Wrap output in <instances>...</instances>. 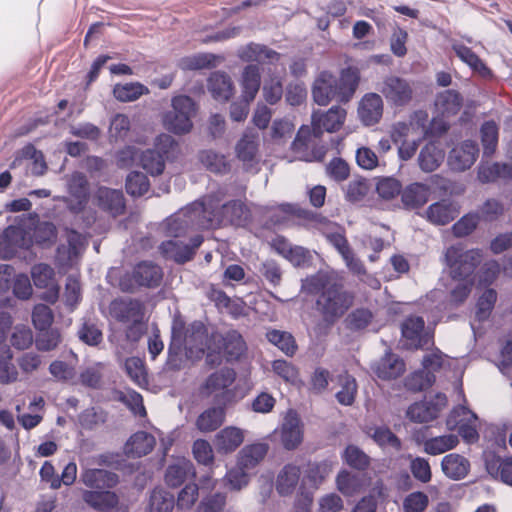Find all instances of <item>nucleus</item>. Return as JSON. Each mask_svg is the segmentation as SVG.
<instances>
[{
    "label": "nucleus",
    "instance_id": "nucleus-41",
    "mask_svg": "<svg viewBox=\"0 0 512 512\" xmlns=\"http://www.w3.org/2000/svg\"><path fill=\"white\" fill-rule=\"evenodd\" d=\"M336 283L337 281L331 275L320 271L303 279L301 290L309 295H320Z\"/></svg>",
    "mask_w": 512,
    "mask_h": 512
},
{
    "label": "nucleus",
    "instance_id": "nucleus-46",
    "mask_svg": "<svg viewBox=\"0 0 512 512\" xmlns=\"http://www.w3.org/2000/svg\"><path fill=\"white\" fill-rule=\"evenodd\" d=\"M148 93L149 89L139 82L116 84L113 88L114 97L121 102H132Z\"/></svg>",
    "mask_w": 512,
    "mask_h": 512
},
{
    "label": "nucleus",
    "instance_id": "nucleus-55",
    "mask_svg": "<svg viewBox=\"0 0 512 512\" xmlns=\"http://www.w3.org/2000/svg\"><path fill=\"white\" fill-rule=\"evenodd\" d=\"M126 192L133 197L143 196L150 188L148 177L138 171L130 172L125 184Z\"/></svg>",
    "mask_w": 512,
    "mask_h": 512
},
{
    "label": "nucleus",
    "instance_id": "nucleus-30",
    "mask_svg": "<svg viewBox=\"0 0 512 512\" xmlns=\"http://www.w3.org/2000/svg\"><path fill=\"white\" fill-rule=\"evenodd\" d=\"M207 87L212 97L217 101H228L233 95V83L230 76L224 72H213L208 78Z\"/></svg>",
    "mask_w": 512,
    "mask_h": 512
},
{
    "label": "nucleus",
    "instance_id": "nucleus-54",
    "mask_svg": "<svg viewBox=\"0 0 512 512\" xmlns=\"http://www.w3.org/2000/svg\"><path fill=\"white\" fill-rule=\"evenodd\" d=\"M165 161L154 148L143 151L140 156L142 168L151 175H160L164 171Z\"/></svg>",
    "mask_w": 512,
    "mask_h": 512
},
{
    "label": "nucleus",
    "instance_id": "nucleus-16",
    "mask_svg": "<svg viewBox=\"0 0 512 512\" xmlns=\"http://www.w3.org/2000/svg\"><path fill=\"white\" fill-rule=\"evenodd\" d=\"M110 315L123 324L139 321L144 318L142 304L134 299H115L109 305Z\"/></svg>",
    "mask_w": 512,
    "mask_h": 512
},
{
    "label": "nucleus",
    "instance_id": "nucleus-28",
    "mask_svg": "<svg viewBox=\"0 0 512 512\" xmlns=\"http://www.w3.org/2000/svg\"><path fill=\"white\" fill-rule=\"evenodd\" d=\"M452 49L457 57L466 65L473 70V72L479 74L483 78L492 77V71L487 65L475 54L471 48L467 47L463 43L453 42Z\"/></svg>",
    "mask_w": 512,
    "mask_h": 512
},
{
    "label": "nucleus",
    "instance_id": "nucleus-52",
    "mask_svg": "<svg viewBox=\"0 0 512 512\" xmlns=\"http://www.w3.org/2000/svg\"><path fill=\"white\" fill-rule=\"evenodd\" d=\"M107 414L101 407H89L83 410L78 416L80 426L85 430H94L104 424Z\"/></svg>",
    "mask_w": 512,
    "mask_h": 512
},
{
    "label": "nucleus",
    "instance_id": "nucleus-21",
    "mask_svg": "<svg viewBox=\"0 0 512 512\" xmlns=\"http://www.w3.org/2000/svg\"><path fill=\"white\" fill-rule=\"evenodd\" d=\"M31 275L36 287L49 288L43 298L51 303H54L59 294V289L54 285V270L47 264H36L32 267Z\"/></svg>",
    "mask_w": 512,
    "mask_h": 512
},
{
    "label": "nucleus",
    "instance_id": "nucleus-20",
    "mask_svg": "<svg viewBox=\"0 0 512 512\" xmlns=\"http://www.w3.org/2000/svg\"><path fill=\"white\" fill-rule=\"evenodd\" d=\"M383 114V100L377 93H368L360 101L358 115L362 123L372 126L378 123Z\"/></svg>",
    "mask_w": 512,
    "mask_h": 512
},
{
    "label": "nucleus",
    "instance_id": "nucleus-42",
    "mask_svg": "<svg viewBox=\"0 0 512 512\" xmlns=\"http://www.w3.org/2000/svg\"><path fill=\"white\" fill-rule=\"evenodd\" d=\"M83 500L94 509L106 511L118 504V496L111 491H85Z\"/></svg>",
    "mask_w": 512,
    "mask_h": 512
},
{
    "label": "nucleus",
    "instance_id": "nucleus-64",
    "mask_svg": "<svg viewBox=\"0 0 512 512\" xmlns=\"http://www.w3.org/2000/svg\"><path fill=\"white\" fill-rule=\"evenodd\" d=\"M61 341V336L56 329H46L39 331L35 344L40 351H51L55 349Z\"/></svg>",
    "mask_w": 512,
    "mask_h": 512
},
{
    "label": "nucleus",
    "instance_id": "nucleus-38",
    "mask_svg": "<svg viewBox=\"0 0 512 512\" xmlns=\"http://www.w3.org/2000/svg\"><path fill=\"white\" fill-rule=\"evenodd\" d=\"M300 473L298 466L285 465L277 477L276 488L278 493L283 496L292 494L299 482Z\"/></svg>",
    "mask_w": 512,
    "mask_h": 512
},
{
    "label": "nucleus",
    "instance_id": "nucleus-29",
    "mask_svg": "<svg viewBox=\"0 0 512 512\" xmlns=\"http://www.w3.org/2000/svg\"><path fill=\"white\" fill-rule=\"evenodd\" d=\"M98 205L113 216L123 213L125 209L124 195L120 190L101 187L97 191Z\"/></svg>",
    "mask_w": 512,
    "mask_h": 512
},
{
    "label": "nucleus",
    "instance_id": "nucleus-8",
    "mask_svg": "<svg viewBox=\"0 0 512 512\" xmlns=\"http://www.w3.org/2000/svg\"><path fill=\"white\" fill-rule=\"evenodd\" d=\"M163 271L160 266L152 261L138 263L131 274H126L120 279V288L124 292H134L137 287L154 288L160 285Z\"/></svg>",
    "mask_w": 512,
    "mask_h": 512
},
{
    "label": "nucleus",
    "instance_id": "nucleus-11",
    "mask_svg": "<svg viewBox=\"0 0 512 512\" xmlns=\"http://www.w3.org/2000/svg\"><path fill=\"white\" fill-rule=\"evenodd\" d=\"M447 397L443 393H437L433 397L413 403L407 410V417L416 423H425L434 420L446 407Z\"/></svg>",
    "mask_w": 512,
    "mask_h": 512
},
{
    "label": "nucleus",
    "instance_id": "nucleus-26",
    "mask_svg": "<svg viewBox=\"0 0 512 512\" xmlns=\"http://www.w3.org/2000/svg\"><path fill=\"white\" fill-rule=\"evenodd\" d=\"M238 57L246 62L274 63L280 54L265 45L249 43L239 49Z\"/></svg>",
    "mask_w": 512,
    "mask_h": 512
},
{
    "label": "nucleus",
    "instance_id": "nucleus-56",
    "mask_svg": "<svg viewBox=\"0 0 512 512\" xmlns=\"http://www.w3.org/2000/svg\"><path fill=\"white\" fill-rule=\"evenodd\" d=\"M215 65V56L212 54H197L180 59L178 66L184 71L201 70Z\"/></svg>",
    "mask_w": 512,
    "mask_h": 512
},
{
    "label": "nucleus",
    "instance_id": "nucleus-12",
    "mask_svg": "<svg viewBox=\"0 0 512 512\" xmlns=\"http://www.w3.org/2000/svg\"><path fill=\"white\" fill-rule=\"evenodd\" d=\"M202 242L203 236L201 235L192 237L189 244H185L180 240L170 239L162 242L159 249L166 259H171L176 263L183 264L193 258Z\"/></svg>",
    "mask_w": 512,
    "mask_h": 512
},
{
    "label": "nucleus",
    "instance_id": "nucleus-5",
    "mask_svg": "<svg viewBox=\"0 0 512 512\" xmlns=\"http://www.w3.org/2000/svg\"><path fill=\"white\" fill-rule=\"evenodd\" d=\"M353 302L354 296L337 282L318 296L316 306L323 321L333 325L348 311Z\"/></svg>",
    "mask_w": 512,
    "mask_h": 512
},
{
    "label": "nucleus",
    "instance_id": "nucleus-48",
    "mask_svg": "<svg viewBox=\"0 0 512 512\" xmlns=\"http://www.w3.org/2000/svg\"><path fill=\"white\" fill-rule=\"evenodd\" d=\"M266 338L287 356H293L297 350L296 341L289 332L272 329L267 331Z\"/></svg>",
    "mask_w": 512,
    "mask_h": 512
},
{
    "label": "nucleus",
    "instance_id": "nucleus-50",
    "mask_svg": "<svg viewBox=\"0 0 512 512\" xmlns=\"http://www.w3.org/2000/svg\"><path fill=\"white\" fill-rule=\"evenodd\" d=\"M484 156L490 157L498 144V126L494 121H486L480 129Z\"/></svg>",
    "mask_w": 512,
    "mask_h": 512
},
{
    "label": "nucleus",
    "instance_id": "nucleus-9",
    "mask_svg": "<svg viewBox=\"0 0 512 512\" xmlns=\"http://www.w3.org/2000/svg\"><path fill=\"white\" fill-rule=\"evenodd\" d=\"M236 373L233 369L224 368L210 374L201 387L203 396H213L216 405L227 406L233 399L234 392L229 387L234 383Z\"/></svg>",
    "mask_w": 512,
    "mask_h": 512
},
{
    "label": "nucleus",
    "instance_id": "nucleus-47",
    "mask_svg": "<svg viewBox=\"0 0 512 512\" xmlns=\"http://www.w3.org/2000/svg\"><path fill=\"white\" fill-rule=\"evenodd\" d=\"M175 505L174 496L161 489L156 488L150 495L146 512H172Z\"/></svg>",
    "mask_w": 512,
    "mask_h": 512
},
{
    "label": "nucleus",
    "instance_id": "nucleus-33",
    "mask_svg": "<svg viewBox=\"0 0 512 512\" xmlns=\"http://www.w3.org/2000/svg\"><path fill=\"white\" fill-rule=\"evenodd\" d=\"M333 465L334 462L329 459L308 463L303 483L307 482L313 489H317L332 472Z\"/></svg>",
    "mask_w": 512,
    "mask_h": 512
},
{
    "label": "nucleus",
    "instance_id": "nucleus-25",
    "mask_svg": "<svg viewBox=\"0 0 512 512\" xmlns=\"http://www.w3.org/2000/svg\"><path fill=\"white\" fill-rule=\"evenodd\" d=\"M477 178L483 183H493L498 179L512 180V164L506 162L480 163Z\"/></svg>",
    "mask_w": 512,
    "mask_h": 512
},
{
    "label": "nucleus",
    "instance_id": "nucleus-14",
    "mask_svg": "<svg viewBox=\"0 0 512 512\" xmlns=\"http://www.w3.org/2000/svg\"><path fill=\"white\" fill-rule=\"evenodd\" d=\"M67 189L69 198L66 199L67 206L72 212H80L88 202L89 184L86 176L81 172H73L67 178Z\"/></svg>",
    "mask_w": 512,
    "mask_h": 512
},
{
    "label": "nucleus",
    "instance_id": "nucleus-49",
    "mask_svg": "<svg viewBox=\"0 0 512 512\" xmlns=\"http://www.w3.org/2000/svg\"><path fill=\"white\" fill-rule=\"evenodd\" d=\"M200 162L211 172L224 174L229 170V163L223 154L213 150H204L199 154Z\"/></svg>",
    "mask_w": 512,
    "mask_h": 512
},
{
    "label": "nucleus",
    "instance_id": "nucleus-39",
    "mask_svg": "<svg viewBox=\"0 0 512 512\" xmlns=\"http://www.w3.org/2000/svg\"><path fill=\"white\" fill-rule=\"evenodd\" d=\"M458 444V435L446 434L426 439L423 442V450L429 455L436 456L454 449Z\"/></svg>",
    "mask_w": 512,
    "mask_h": 512
},
{
    "label": "nucleus",
    "instance_id": "nucleus-57",
    "mask_svg": "<svg viewBox=\"0 0 512 512\" xmlns=\"http://www.w3.org/2000/svg\"><path fill=\"white\" fill-rule=\"evenodd\" d=\"M373 320V313L366 308L353 310L345 319L346 327L351 331L365 329Z\"/></svg>",
    "mask_w": 512,
    "mask_h": 512
},
{
    "label": "nucleus",
    "instance_id": "nucleus-17",
    "mask_svg": "<svg viewBox=\"0 0 512 512\" xmlns=\"http://www.w3.org/2000/svg\"><path fill=\"white\" fill-rule=\"evenodd\" d=\"M196 476L193 463L184 458L174 459L166 468L164 480L171 488H177Z\"/></svg>",
    "mask_w": 512,
    "mask_h": 512
},
{
    "label": "nucleus",
    "instance_id": "nucleus-6",
    "mask_svg": "<svg viewBox=\"0 0 512 512\" xmlns=\"http://www.w3.org/2000/svg\"><path fill=\"white\" fill-rule=\"evenodd\" d=\"M172 110L163 115L166 130L176 135H184L193 128L192 119L196 115L197 105L187 95H178L171 100Z\"/></svg>",
    "mask_w": 512,
    "mask_h": 512
},
{
    "label": "nucleus",
    "instance_id": "nucleus-13",
    "mask_svg": "<svg viewBox=\"0 0 512 512\" xmlns=\"http://www.w3.org/2000/svg\"><path fill=\"white\" fill-rule=\"evenodd\" d=\"M478 155V144L473 140H465L450 150L447 163L451 170L464 172L473 166Z\"/></svg>",
    "mask_w": 512,
    "mask_h": 512
},
{
    "label": "nucleus",
    "instance_id": "nucleus-43",
    "mask_svg": "<svg viewBox=\"0 0 512 512\" xmlns=\"http://www.w3.org/2000/svg\"><path fill=\"white\" fill-rule=\"evenodd\" d=\"M435 106L443 116L455 115L462 106V97L455 90H445L437 95Z\"/></svg>",
    "mask_w": 512,
    "mask_h": 512
},
{
    "label": "nucleus",
    "instance_id": "nucleus-18",
    "mask_svg": "<svg viewBox=\"0 0 512 512\" xmlns=\"http://www.w3.org/2000/svg\"><path fill=\"white\" fill-rule=\"evenodd\" d=\"M459 213L460 207L458 203L447 199L431 204L425 212L427 220L439 226L450 223L458 217Z\"/></svg>",
    "mask_w": 512,
    "mask_h": 512
},
{
    "label": "nucleus",
    "instance_id": "nucleus-19",
    "mask_svg": "<svg viewBox=\"0 0 512 512\" xmlns=\"http://www.w3.org/2000/svg\"><path fill=\"white\" fill-rule=\"evenodd\" d=\"M372 371L383 380L395 379L405 371V363L398 355L386 351L378 361L371 365Z\"/></svg>",
    "mask_w": 512,
    "mask_h": 512
},
{
    "label": "nucleus",
    "instance_id": "nucleus-32",
    "mask_svg": "<svg viewBox=\"0 0 512 512\" xmlns=\"http://www.w3.org/2000/svg\"><path fill=\"white\" fill-rule=\"evenodd\" d=\"M225 407L216 405L204 410L196 419V428L203 433L217 430L225 420Z\"/></svg>",
    "mask_w": 512,
    "mask_h": 512
},
{
    "label": "nucleus",
    "instance_id": "nucleus-60",
    "mask_svg": "<svg viewBox=\"0 0 512 512\" xmlns=\"http://www.w3.org/2000/svg\"><path fill=\"white\" fill-rule=\"evenodd\" d=\"M125 369L131 380L139 386L147 384V374L143 361L138 357H130L125 361Z\"/></svg>",
    "mask_w": 512,
    "mask_h": 512
},
{
    "label": "nucleus",
    "instance_id": "nucleus-58",
    "mask_svg": "<svg viewBox=\"0 0 512 512\" xmlns=\"http://www.w3.org/2000/svg\"><path fill=\"white\" fill-rule=\"evenodd\" d=\"M224 349L230 359H239L246 351V343L237 331H230L224 338Z\"/></svg>",
    "mask_w": 512,
    "mask_h": 512
},
{
    "label": "nucleus",
    "instance_id": "nucleus-61",
    "mask_svg": "<svg viewBox=\"0 0 512 512\" xmlns=\"http://www.w3.org/2000/svg\"><path fill=\"white\" fill-rule=\"evenodd\" d=\"M497 300V293L494 289H487L478 299L476 305V318L479 321L487 319Z\"/></svg>",
    "mask_w": 512,
    "mask_h": 512
},
{
    "label": "nucleus",
    "instance_id": "nucleus-4",
    "mask_svg": "<svg viewBox=\"0 0 512 512\" xmlns=\"http://www.w3.org/2000/svg\"><path fill=\"white\" fill-rule=\"evenodd\" d=\"M358 83L359 73L353 68L342 70L339 78L323 71L314 81L313 99L321 106L328 105L333 99L343 103L348 102L354 95Z\"/></svg>",
    "mask_w": 512,
    "mask_h": 512
},
{
    "label": "nucleus",
    "instance_id": "nucleus-51",
    "mask_svg": "<svg viewBox=\"0 0 512 512\" xmlns=\"http://www.w3.org/2000/svg\"><path fill=\"white\" fill-rule=\"evenodd\" d=\"M435 380L434 373L423 367V369L415 371L406 377L405 387L414 392L422 391L431 387Z\"/></svg>",
    "mask_w": 512,
    "mask_h": 512
},
{
    "label": "nucleus",
    "instance_id": "nucleus-53",
    "mask_svg": "<svg viewBox=\"0 0 512 512\" xmlns=\"http://www.w3.org/2000/svg\"><path fill=\"white\" fill-rule=\"evenodd\" d=\"M12 353L8 346H0V383L9 384L17 380L18 372L11 362Z\"/></svg>",
    "mask_w": 512,
    "mask_h": 512
},
{
    "label": "nucleus",
    "instance_id": "nucleus-3",
    "mask_svg": "<svg viewBox=\"0 0 512 512\" xmlns=\"http://www.w3.org/2000/svg\"><path fill=\"white\" fill-rule=\"evenodd\" d=\"M445 261L455 286L450 291L449 301L452 305L462 304L469 296L473 281L471 276L480 263V253L476 250H465L460 245L449 247L445 253Z\"/></svg>",
    "mask_w": 512,
    "mask_h": 512
},
{
    "label": "nucleus",
    "instance_id": "nucleus-31",
    "mask_svg": "<svg viewBox=\"0 0 512 512\" xmlns=\"http://www.w3.org/2000/svg\"><path fill=\"white\" fill-rule=\"evenodd\" d=\"M81 480L89 488L108 489L118 483V476L105 469H88L81 474Z\"/></svg>",
    "mask_w": 512,
    "mask_h": 512
},
{
    "label": "nucleus",
    "instance_id": "nucleus-35",
    "mask_svg": "<svg viewBox=\"0 0 512 512\" xmlns=\"http://www.w3.org/2000/svg\"><path fill=\"white\" fill-rule=\"evenodd\" d=\"M258 146V135L245 132L235 147L237 158L245 165H252L257 156Z\"/></svg>",
    "mask_w": 512,
    "mask_h": 512
},
{
    "label": "nucleus",
    "instance_id": "nucleus-22",
    "mask_svg": "<svg viewBox=\"0 0 512 512\" xmlns=\"http://www.w3.org/2000/svg\"><path fill=\"white\" fill-rule=\"evenodd\" d=\"M424 319L420 316L407 317L401 325L404 346L408 349H418L423 346Z\"/></svg>",
    "mask_w": 512,
    "mask_h": 512
},
{
    "label": "nucleus",
    "instance_id": "nucleus-45",
    "mask_svg": "<svg viewBox=\"0 0 512 512\" xmlns=\"http://www.w3.org/2000/svg\"><path fill=\"white\" fill-rule=\"evenodd\" d=\"M370 436L384 450L392 449L395 452H399L402 449L400 438L386 426H378L371 429Z\"/></svg>",
    "mask_w": 512,
    "mask_h": 512
},
{
    "label": "nucleus",
    "instance_id": "nucleus-34",
    "mask_svg": "<svg viewBox=\"0 0 512 512\" xmlns=\"http://www.w3.org/2000/svg\"><path fill=\"white\" fill-rule=\"evenodd\" d=\"M261 84L260 69L256 64L247 65L242 72V98L253 101Z\"/></svg>",
    "mask_w": 512,
    "mask_h": 512
},
{
    "label": "nucleus",
    "instance_id": "nucleus-62",
    "mask_svg": "<svg viewBox=\"0 0 512 512\" xmlns=\"http://www.w3.org/2000/svg\"><path fill=\"white\" fill-rule=\"evenodd\" d=\"M54 315L52 310L45 304H38L32 312V322L38 331L48 329L53 323Z\"/></svg>",
    "mask_w": 512,
    "mask_h": 512
},
{
    "label": "nucleus",
    "instance_id": "nucleus-15",
    "mask_svg": "<svg viewBox=\"0 0 512 512\" xmlns=\"http://www.w3.org/2000/svg\"><path fill=\"white\" fill-rule=\"evenodd\" d=\"M280 439L286 450L296 449L303 441V424L293 410H289L283 420Z\"/></svg>",
    "mask_w": 512,
    "mask_h": 512
},
{
    "label": "nucleus",
    "instance_id": "nucleus-23",
    "mask_svg": "<svg viewBox=\"0 0 512 512\" xmlns=\"http://www.w3.org/2000/svg\"><path fill=\"white\" fill-rule=\"evenodd\" d=\"M441 470L451 480H462L470 471V462L461 454L450 453L442 458Z\"/></svg>",
    "mask_w": 512,
    "mask_h": 512
},
{
    "label": "nucleus",
    "instance_id": "nucleus-40",
    "mask_svg": "<svg viewBox=\"0 0 512 512\" xmlns=\"http://www.w3.org/2000/svg\"><path fill=\"white\" fill-rule=\"evenodd\" d=\"M336 382L340 387V390L335 394L337 401L344 406L352 405L357 394V383L355 378L347 372H343L337 375Z\"/></svg>",
    "mask_w": 512,
    "mask_h": 512
},
{
    "label": "nucleus",
    "instance_id": "nucleus-2",
    "mask_svg": "<svg viewBox=\"0 0 512 512\" xmlns=\"http://www.w3.org/2000/svg\"><path fill=\"white\" fill-rule=\"evenodd\" d=\"M345 117V109L339 106H333L325 113L313 112L312 129L302 126L291 144V149L300 160L306 162L322 161L326 150L323 146L314 147L313 138H319L324 131L331 133L339 130Z\"/></svg>",
    "mask_w": 512,
    "mask_h": 512
},
{
    "label": "nucleus",
    "instance_id": "nucleus-59",
    "mask_svg": "<svg viewBox=\"0 0 512 512\" xmlns=\"http://www.w3.org/2000/svg\"><path fill=\"white\" fill-rule=\"evenodd\" d=\"M467 418L470 420H478L477 415L465 405L454 407L446 419L447 429L450 431L456 430Z\"/></svg>",
    "mask_w": 512,
    "mask_h": 512
},
{
    "label": "nucleus",
    "instance_id": "nucleus-24",
    "mask_svg": "<svg viewBox=\"0 0 512 512\" xmlns=\"http://www.w3.org/2000/svg\"><path fill=\"white\" fill-rule=\"evenodd\" d=\"M244 441V431L235 426L221 429L215 436L214 445L222 454L234 452Z\"/></svg>",
    "mask_w": 512,
    "mask_h": 512
},
{
    "label": "nucleus",
    "instance_id": "nucleus-1",
    "mask_svg": "<svg viewBox=\"0 0 512 512\" xmlns=\"http://www.w3.org/2000/svg\"><path fill=\"white\" fill-rule=\"evenodd\" d=\"M224 194L211 193L188 204L166 222L167 235L179 238L189 231L214 229L222 225L245 226L251 220V212L240 200L222 203Z\"/></svg>",
    "mask_w": 512,
    "mask_h": 512
},
{
    "label": "nucleus",
    "instance_id": "nucleus-10",
    "mask_svg": "<svg viewBox=\"0 0 512 512\" xmlns=\"http://www.w3.org/2000/svg\"><path fill=\"white\" fill-rule=\"evenodd\" d=\"M388 103L397 107L408 105L414 95L412 83L402 77L386 76L378 88Z\"/></svg>",
    "mask_w": 512,
    "mask_h": 512
},
{
    "label": "nucleus",
    "instance_id": "nucleus-36",
    "mask_svg": "<svg viewBox=\"0 0 512 512\" xmlns=\"http://www.w3.org/2000/svg\"><path fill=\"white\" fill-rule=\"evenodd\" d=\"M429 194L426 184L415 182L402 191L401 199L406 208L413 209L423 206L428 201Z\"/></svg>",
    "mask_w": 512,
    "mask_h": 512
},
{
    "label": "nucleus",
    "instance_id": "nucleus-27",
    "mask_svg": "<svg viewBox=\"0 0 512 512\" xmlns=\"http://www.w3.org/2000/svg\"><path fill=\"white\" fill-rule=\"evenodd\" d=\"M155 438L148 432L138 431L126 442L124 450L128 457L140 458L149 454L155 446Z\"/></svg>",
    "mask_w": 512,
    "mask_h": 512
},
{
    "label": "nucleus",
    "instance_id": "nucleus-7",
    "mask_svg": "<svg viewBox=\"0 0 512 512\" xmlns=\"http://www.w3.org/2000/svg\"><path fill=\"white\" fill-rule=\"evenodd\" d=\"M206 338V328L201 322L191 323L185 331L182 323H174L168 352L177 354L182 348L191 353L194 351L204 352Z\"/></svg>",
    "mask_w": 512,
    "mask_h": 512
},
{
    "label": "nucleus",
    "instance_id": "nucleus-63",
    "mask_svg": "<svg viewBox=\"0 0 512 512\" xmlns=\"http://www.w3.org/2000/svg\"><path fill=\"white\" fill-rule=\"evenodd\" d=\"M402 189L400 181L394 177H383L378 179L376 191L378 195L386 200L392 199L399 195Z\"/></svg>",
    "mask_w": 512,
    "mask_h": 512
},
{
    "label": "nucleus",
    "instance_id": "nucleus-44",
    "mask_svg": "<svg viewBox=\"0 0 512 512\" xmlns=\"http://www.w3.org/2000/svg\"><path fill=\"white\" fill-rule=\"evenodd\" d=\"M268 445L266 443H254L245 446L239 453L238 464L247 469L254 468L267 454Z\"/></svg>",
    "mask_w": 512,
    "mask_h": 512
},
{
    "label": "nucleus",
    "instance_id": "nucleus-37",
    "mask_svg": "<svg viewBox=\"0 0 512 512\" xmlns=\"http://www.w3.org/2000/svg\"><path fill=\"white\" fill-rule=\"evenodd\" d=\"M444 160V152L435 143L426 144L418 156L419 167L424 172L436 170Z\"/></svg>",
    "mask_w": 512,
    "mask_h": 512
}]
</instances>
